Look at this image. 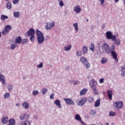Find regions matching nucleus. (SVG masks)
<instances>
[{"instance_id": "5701e85b", "label": "nucleus", "mask_w": 125, "mask_h": 125, "mask_svg": "<svg viewBox=\"0 0 125 125\" xmlns=\"http://www.w3.org/2000/svg\"><path fill=\"white\" fill-rule=\"evenodd\" d=\"M71 48H72V45H68L63 47V50H64L65 51H68L70 50V49H71Z\"/></svg>"}, {"instance_id": "6e6552de", "label": "nucleus", "mask_w": 125, "mask_h": 125, "mask_svg": "<svg viewBox=\"0 0 125 125\" xmlns=\"http://www.w3.org/2000/svg\"><path fill=\"white\" fill-rule=\"evenodd\" d=\"M11 26L10 25H6L4 27V29L2 31V35L4 36L6 34H8L9 33V31L11 30Z\"/></svg>"}, {"instance_id": "052dcab7", "label": "nucleus", "mask_w": 125, "mask_h": 125, "mask_svg": "<svg viewBox=\"0 0 125 125\" xmlns=\"http://www.w3.org/2000/svg\"><path fill=\"white\" fill-rule=\"evenodd\" d=\"M16 106H19V104H17Z\"/></svg>"}, {"instance_id": "a878e982", "label": "nucleus", "mask_w": 125, "mask_h": 125, "mask_svg": "<svg viewBox=\"0 0 125 125\" xmlns=\"http://www.w3.org/2000/svg\"><path fill=\"white\" fill-rule=\"evenodd\" d=\"M14 17L15 18H19L20 17V12L19 11L14 13Z\"/></svg>"}, {"instance_id": "6ab92c4d", "label": "nucleus", "mask_w": 125, "mask_h": 125, "mask_svg": "<svg viewBox=\"0 0 125 125\" xmlns=\"http://www.w3.org/2000/svg\"><path fill=\"white\" fill-rule=\"evenodd\" d=\"M2 123L4 124H6L8 123V117L6 116L2 119Z\"/></svg>"}, {"instance_id": "a211bd4d", "label": "nucleus", "mask_w": 125, "mask_h": 125, "mask_svg": "<svg viewBox=\"0 0 125 125\" xmlns=\"http://www.w3.org/2000/svg\"><path fill=\"white\" fill-rule=\"evenodd\" d=\"M20 125H31V122L28 120H25L21 122Z\"/></svg>"}, {"instance_id": "603ef678", "label": "nucleus", "mask_w": 125, "mask_h": 125, "mask_svg": "<svg viewBox=\"0 0 125 125\" xmlns=\"http://www.w3.org/2000/svg\"><path fill=\"white\" fill-rule=\"evenodd\" d=\"M99 83H104V78L100 79Z\"/></svg>"}, {"instance_id": "c03bdc74", "label": "nucleus", "mask_w": 125, "mask_h": 125, "mask_svg": "<svg viewBox=\"0 0 125 125\" xmlns=\"http://www.w3.org/2000/svg\"><path fill=\"white\" fill-rule=\"evenodd\" d=\"M8 88V90L10 91V90H12V89L13 88L12 87V85H9L7 87Z\"/></svg>"}, {"instance_id": "c756f323", "label": "nucleus", "mask_w": 125, "mask_h": 125, "mask_svg": "<svg viewBox=\"0 0 125 125\" xmlns=\"http://www.w3.org/2000/svg\"><path fill=\"white\" fill-rule=\"evenodd\" d=\"M73 27H74L76 33H78V31H79V25H78V23H74Z\"/></svg>"}, {"instance_id": "dca6fc26", "label": "nucleus", "mask_w": 125, "mask_h": 125, "mask_svg": "<svg viewBox=\"0 0 125 125\" xmlns=\"http://www.w3.org/2000/svg\"><path fill=\"white\" fill-rule=\"evenodd\" d=\"M22 42V38L21 36H19L17 37L15 40V43H19L20 44L21 42Z\"/></svg>"}, {"instance_id": "aec40b11", "label": "nucleus", "mask_w": 125, "mask_h": 125, "mask_svg": "<svg viewBox=\"0 0 125 125\" xmlns=\"http://www.w3.org/2000/svg\"><path fill=\"white\" fill-rule=\"evenodd\" d=\"M121 75L123 77H125V65L121 67Z\"/></svg>"}, {"instance_id": "a18cd8bd", "label": "nucleus", "mask_w": 125, "mask_h": 125, "mask_svg": "<svg viewBox=\"0 0 125 125\" xmlns=\"http://www.w3.org/2000/svg\"><path fill=\"white\" fill-rule=\"evenodd\" d=\"M77 56H82V51H77Z\"/></svg>"}, {"instance_id": "393cba45", "label": "nucleus", "mask_w": 125, "mask_h": 125, "mask_svg": "<svg viewBox=\"0 0 125 125\" xmlns=\"http://www.w3.org/2000/svg\"><path fill=\"white\" fill-rule=\"evenodd\" d=\"M23 107H24V109H29L30 106L29 105V104L27 102H25L22 104Z\"/></svg>"}, {"instance_id": "f03ea898", "label": "nucleus", "mask_w": 125, "mask_h": 125, "mask_svg": "<svg viewBox=\"0 0 125 125\" xmlns=\"http://www.w3.org/2000/svg\"><path fill=\"white\" fill-rule=\"evenodd\" d=\"M102 48L104 52L106 54H110L111 53V51L112 50V48L110 47V45L106 42L102 44Z\"/></svg>"}, {"instance_id": "f704fd0d", "label": "nucleus", "mask_w": 125, "mask_h": 125, "mask_svg": "<svg viewBox=\"0 0 125 125\" xmlns=\"http://www.w3.org/2000/svg\"><path fill=\"white\" fill-rule=\"evenodd\" d=\"M8 17L7 16H5L4 15H2L1 16V20H5V19H8Z\"/></svg>"}, {"instance_id": "79ce46f5", "label": "nucleus", "mask_w": 125, "mask_h": 125, "mask_svg": "<svg viewBox=\"0 0 125 125\" xmlns=\"http://www.w3.org/2000/svg\"><path fill=\"white\" fill-rule=\"evenodd\" d=\"M42 91L43 94H45V93L47 92V89L44 88L43 89H42Z\"/></svg>"}, {"instance_id": "4468645a", "label": "nucleus", "mask_w": 125, "mask_h": 125, "mask_svg": "<svg viewBox=\"0 0 125 125\" xmlns=\"http://www.w3.org/2000/svg\"><path fill=\"white\" fill-rule=\"evenodd\" d=\"M107 95L109 99L112 100V97H113V91L111 90H107Z\"/></svg>"}, {"instance_id": "a19ab883", "label": "nucleus", "mask_w": 125, "mask_h": 125, "mask_svg": "<svg viewBox=\"0 0 125 125\" xmlns=\"http://www.w3.org/2000/svg\"><path fill=\"white\" fill-rule=\"evenodd\" d=\"M93 100H94V99H93V97H88V102H93Z\"/></svg>"}, {"instance_id": "6e6d98bb", "label": "nucleus", "mask_w": 125, "mask_h": 125, "mask_svg": "<svg viewBox=\"0 0 125 125\" xmlns=\"http://www.w3.org/2000/svg\"><path fill=\"white\" fill-rule=\"evenodd\" d=\"M100 1L102 4H103L105 2V0H100Z\"/></svg>"}, {"instance_id": "72a5a7b5", "label": "nucleus", "mask_w": 125, "mask_h": 125, "mask_svg": "<svg viewBox=\"0 0 125 125\" xmlns=\"http://www.w3.org/2000/svg\"><path fill=\"white\" fill-rule=\"evenodd\" d=\"M95 47V45H94V43H91L89 47V49H90L91 51H94Z\"/></svg>"}, {"instance_id": "680f3d73", "label": "nucleus", "mask_w": 125, "mask_h": 125, "mask_svg": "<svg viewBox=\"0 0 125 125\" xmlns=\"http://www.w3.org/2000/svg\"><path fill=\"white\" fill-rule=\"evenodd\" d=\"M105 125H109V124L108 123H106Z\"/></svg>"}, {"instance_id": "ddd939ff", "label": "nucleus", "mask_w": 125, "mask_h": 125, "mask_svg": "<svg viewBox=\"0 0 125 125\" xmlns=\"http://www.w3.org/2000/svg\"><path fill=\"white\" fill-rule=\"evenodd\" d=\"M73 10L76 13H80L82 11V9L79 6H76L73 8Z\"/></svg>"}, {"instance_id": "f257e3e1", "label": "nucleus", "mask_w": 125, "mask_h": 125, "mask_svg": "<svg viewBox=\"0 0 125 125\" xmlns=\"http://www.w3.org/2000/svg\"><path fill=\"white\" fill-rule=\"evenodd\" d=\"M36 36L38 43L39 44L43 43V42H44V36H43V34L39 29L36 30Z\"/></svg>"}, {"instance_id": "e433bc0d", "label": "nucleus", "mask_w": 125, "mask_h": 125, "mask_svg": "<svg viewBox=\"0 0 125 125\" xmlns=\"http://www.w3.org/2000/svg\"><path fill=\"white\" fill-rule=\"evenodd\" d=\"M28 42V40L27 39H23L21 40L22 44H26Z\"/></svg>"}, {"instance_id": "473e14b6", "label": "nucleus", "mask_w": 125, "mask_h": 125, "mask_svg": "<svg viewBox=\"0 0 125 125\" xmlns=\"http://www.w3.org/2000/svg\"><path fill=\"white\" fill-rule=\"evenodd\" d=\"M54 103L58 106L59 107L61 108V104H60V101L59 100H57L55 101Z\"/></svg>"}, {"instance_id": "cd10ccee", "label": "nucleus", "mask_w": 125, "mask_h": 125, "mask_svg": "<svg viewBox=\"0 0 125 125\" xmlns=\"http://www.w3.org/2000/svg\"><path fill=\"white\" fill-rule=\"evenodd\" d=\"M75 119L78 122H80L82 120V117L79 114H76L75 116Z\"/></svg>"}, {"instance_id": "2eb2a0df", "label": "nucleus", "mask_w": 125, "mask_h": 125, "mask_svg": "<svg viewBox=\"0 0 125 125\" xmlns=\"http://www.w3.org/2000/svg\"><path fill=\"white\" fill-rule=\"evenodd\" d=\"M96 85H97V82L94 81L90 83V86L91 88H96Z\"/></svg>"}, {"instance_id": "39448f33", "label": "nucleus", "mask_w": 125, "mask_h": 125, "mask_svg": "<svg viewBox=\"0 0 125 125\" xmlns=\"http://www.w3.org/2000/svg\"><path fill=\"white\" fill-rule=\"evenodd\" d=\"M80 61L86 66L87 69H89L90 65L87 60L84 57H81L80 58Z\"/></svg>"}, {"instance_id": "f3484780", "label": "nucleus", "mask_w": 125, "mask_h": 125, "mask_svg": "<svg viewBox=\"0 0 125 125\" xmlns=\"http://www.w3.org/2000/svg\"><path fill=\"white\" fill-rule=\"evenodd\" d=\"M0 82L3 83V84H5V79H4V76L2 75H0Z\"/></svg>"}, {"instance_id": "20e7f679", "label": "nucleus", "mask_w": 125, "mask_h": 125, "mask_svg": "<svg viewBox=\"0 0 125 125\" xmlns=\"http://www.w3.org/2000/svg\"><path fill=\"white\" fill-rule=\"evenodd\" d=\"M86 101H87V98L86 97H83L81 98L80 100H78L76 102V103L78 106H83L85 103H86Z\"/></svg>"}, {"instance_id": "e2e57ef3", "label": "nucleus", "mask_w": 125, "mask_h": 125, "mask_svg": "<svg viewBox=\"0 0 125 125\" xmlns=\"http://www.w3.org/2000/svg\"><path fill=\"white\" fill-rule=\"evenodd\" d=\"M34 118H35V119H37V116H34Z\"/></svg>"}, {"instance_id": "ea45409f", "label": "nucleus", "mask_w": 125, "mask_h": 125, "mask_svg": "<svg viewBox=\"0 0 125 125\" xmlns=\"http://www.w3.org/2000/svg\"><path fill=\"white\" fill-rule=\"evenodd\" d=\"M11 3L8 2L6 4V7L8 8V9H11Z\"/></svg>"}, {"instance_id": "0eeeda50", "label": "nucleus", "mask_w": 125, "mask_h": 125, "mask_svg": "<svg viewBox=\"0 0 125 125\" xmlns=\"http://www.w3.org/2000/svg\"><path fill=\"white\" fill-rule=\"evenodd\" d=\"M113 106L115 109H121L124 106V103L122 101H115L113 103Z\"/></svg>"}, {"instance_id": "4d7b16f0", "label": "nucleus", "mask_w": 125, "mask_h": 125, "mask_svg": "<svg viewBox=\"0 0 125 125\" xmlns=\"http://www.w3.org/2000/svg\"><path fill=\"white\" fill-rule=\"evenodd\" d=\"M66 70H70V67H69V66H66Z\"/></svg>"}, {"instance_id": "bf43d9fd", "label": "nucleus", "mask_w": 125, "mask_h": 125, "mask_svg": "<svg viewBox=\"0 0 125 125\" xmlns=\"http://www.w3.org/2000/svg\"><path fill=\"white\" fill-rule=\"evenodd\" d=\"M124 4L125 5V0H123Z\"/></svg>"}, {"instance_id": "09e8293b", "label": "nucleus", "mask_w": 125, "mask_h": 125, "mask_svg": "<svg viewBox=\"0 0 125 125\" xmlns=\"http://www.w3.org/2000/svg\"><path fill=\"white\" fill-rule=\"evenodd\" d=\"M96 114V111L95 110H92L91 112V115H92V116H94Z\"/></svg>"}, {"instance_id": "37998d69", "label": "nucleus", "mask_w": 125, "mask_h": 125, "mask_svg": "<svg viewBox=\"0 0 125 125\" xmlns=\"http://www.w3.org/2000/svg\"><path fill=\"white\" fill-rule=\"evenodd\" d=\"M16 46H18V47L19 46L14 44H12L11 46V49H14V48H16Z\"/></svg>"}, {"instance_id": "c85d7f7f", "label": "nucleus", "mask_w": 125, "mask_h": 125, "mask_svg": "<svg viewBox=\"0 0 125 125\" xmlns=\"http://www.w3.org/2000/svg\"><path fill=\"white\" fill-rule=\"evenodd\" d=\"M93 90V94H94V95H98V94L99 93V92H98V90H97V89L96 88H94L92 89Z\"/></svg>"}, {"instance_id": "1a4fd4ad", "label": "nucleus", "mask_w": 125, "mask_h": 125, "mask_svg": "<svg viewBox=\"0 0 125 125\" xmlns=\"http://www.w3.org/2000/svg\"><path fill=\"white\" fill-rule=\"evenodd\" d=\"M46 26H45V28L46 30H49V29H51L52 27H54L55 26V23L52 22H46Z\"/></svg>"}, {"instance_id": "b1692460", "label": "nucleus", "mask_w": 125, "mask_h": 125, "mask_svg": "<svg viewBox=\"0 0 125 125\" xmlns=\"http://www.w3.org/2000/svg\"><path fill=\"white\" fill-rule=\"evenodd\" d=\"M83 52V54H85L86 53H87V50L88 48L86 46H83L82 48Z\"/></svg>"}, {"instance_id": "49530a36", "label": "nucleus", "mask_w": 125, "mask_h": 125, "mask_svg": "<svg viewBox=\"0 0 125 125\" xmlns=\"http://www.w3.org/2000/svg\"><path fill=\"white\" fill-rule=\"evenodd\" d=\"M37 94H39V91H38V90H34L33 91V95L35 96L37 95Z\"/></svg>"}, {"instance_id": "5fc2aeb1", "label": "nucleus", "mask_w": 125, "mask_h": 125, "mask_svg": "<svg viewBox=\"0 0 125 125\" xmlns=\"http://www.w3.org/2000/svg\"><path fill=\"white\" fill-rule=\"evenodd\" d=\"M50 99H53V98H54V94H51L50 96Z\"/></svg>"}, {"instance_id": "864d4df0", "label": "nucleus", "mask_w": 125, "mask_h": 125, "mask_svg": "<svg viewBox=\"0 0 125 125\" xmlns=\"http://www.w3.org/2000/svg\"><path fill=\"white\" fill-rule=\"evenodd\" d=\"M79 122L83 125H86V124L85 123H84L83 121H82V120L80 121H79Z\"/></svg>"}, {"instance_id": "69168bd1", "label": "nucleus", "mask_w": 125, "mask_h": 125, "mask_svg": "<svg viewBox=\"0 0 125 125\" xmlns=\"http://www.w3.org/2000/svg\"><path fill=\"white\" fill-rule=\"evenodd\" d=\"M58 0V1H61V0Z\"/></svg>"}, {"instance_id": "58836bf2", "label": "nucleus", "mask_w": 125, "mask_h": 125, "mask_svg": "<svg viewBox=\"0 0 125 125\" xmlns=\"http://www.w3.org/2000/svg\"><path fill=\"white\" fill-rule=\"evenodd\" d=\"M109 116L110 117H114V116H116V112H113V111H110L109 112Z\"/></svg>"}, {"instance_id": "13d9d810", "label": "nucleus", "mask_w": 125, "mask_h": 125, "mask_svg": "<svg viewBox=\"0 0 125 125\" xmlns=\"http://www.w3.org/2000/svg\"><path fill=\"white\" fill-rule=\"evenodd\" d=\"M120 0H115V2H118Z\"/></svg>"}, {"instance_id": "7ed1b4c3", "label": "nucleus", "mask_w": 125, "mask_h": 125, "mask_svg": "<svg viewBox=\"0 0 125 125\" xmlns=\"http://www.w3.org/2000/svg\"><path fill=\"white\" fill-rule=\"evenodd\" d=\"M116 50V47H115L114 44H112L111 46V50L110 51L111 54L113 58L115 60L116 62H119V59H118V54L115 51Z\"/></svg>"}, {"instance_id": "9b49d317", "label": "nucleus", "mask_w": 125, "mask_h": 125, "mask_svg": "<svg viewBox=\"0 0 125 125\" xmlns=\"http://www.w3.org/2000/svg\"><path fill=\"white\" fill-rule=\"evenodd\" d=\"M29 118H30V116H29V114H28L27 113L21 114L20 116V120H21V121H23L24 120H25L26 121H28Z\"/></svg>"}, {"instance_id": "412c9836", "label": "nucleus", "mask_w": 125, "mask_h": 125, "mask_svg": "<svg viewBox=\"0 0 125 125\" xmlns=\"http://www.w3.org/2000/svg\"><path fill=\"white\" fill-rule=\"evenodd\" d=\"M100 99L97 100L94 104L95 107H99V106H100Z\"/></svg>"}, {"instance_id": "de8ad7c7", "label": "nucleus", "mask_w": 125, "mask_h": 125, "mask_svg": "<svg viewBox=\"0 0 125 125\" xmlns=\"http://www.w3.org/2000/svg\"><path fill=\"white\" fill-rule=\"evenodd\" d=\"M43 66L42 62H41L37 65V68H42Z\"/></svg>"}, {"instance_id": "9d476101", "label": "nucleus", "mask_w": 125, "mask_h": 125, "mask_svg": "<svg viewBox=\"0 0 125 125\" xmlns=\"http://www.w3.org/2000/svg\"><path fill=\"white\" fill-rule=\"evenodd\" d=\"M63 100L68 105H75V103L71 99L63 98Z\"/></svg>"}, {"instance_id": "7c9ffc66", "label": "nucleus", "mask_w": 125, "mask_h": 125, "mask_svg": "<svg viewBox=\"0 0 125 125\" xmlns=\"http://www.w3.org/2000/svg\"><path fill=\"white\" fill-rule=\"evenodd\" d=\"M113 42H115L116 45H120V44H121V41L119 39L115 38Z\"/></svg>"}, {"instance_id": "0e129e2a", "label": "nucleus", "mask_w": 125, "mask_h": 125, "mask_svg": "<svg viewBox=\"0 0 125 125\" xmlns=\"http://www.w3.org/2000/svg\"><path fill=\"white\" fill-rule=\"evenodd\" d=\"M86 21H87V22H88V19H87V20H86Z\"/></svg>"}, {"instance_id": "2f4dec72", "label": "nucleus", "mask_w": 125, "mask_h": 125, "mask_svg": "<svg viewBox=\"0 0 125 125\" xmlns=\"http://www.w3.org/2000/svg\"><path fill=\"white\" fill-rule=\"evenodd\" d=\"M107 61H108V60H107V59H106V58H105V57H103L101 59V63L102 64H106V63H107Z\"/></svg>"}, {"instance_id": "3c124183", "label": "nucleus", "mask_w": 125, "mask_h": 125, "mask_svg": "<svg viewBox=\"0 0 125 125\" xmlns=\"http://www.w3.org/2000/svg\"><path fill=\"white\" fill-rule=\"evenodd\" d=\"M60 6H64V2H63V1L61 0V1L59 3Z\"/></svg>"}, {"instance_id": "423d86ee", "label": "nucleus", "mask_w": 125, "mask_h": 125, "mask_svg": "<svg viewBox=\"0 0 125 125\" xmlns=\"http://www.w3.org/2000/svg\"><path fill=\"white\" fill-rule=\"evenodd\" d=\"M105 36L107 40H111L112 42H114L116 38V35H113V33L111 31L106 32Z\"/></svg>"}, {"instance_id": "bb28decb", "label": "nucleus", "mask_w": 125, "mask_h": 125, "mask_svg": "<svg viewBox=\"0 0 125 125\" xmlns=\"http://www.w3.org/2000/svg\"><path fill=\"white\" fill-rule=\"evenodd\" d=\"M10 97V94L9 93H5L3 95L4 99H7Z\"/></svg>"}, {"instance_id": "4c0bfd02", "label": "nucleus", "mask_w": 125, "mask_h": 125, "mask_svg": "<svg viewBox=\"0 0 125 125\" xmlns=\"http://www.w3.org/2000/svg\"><path fill=\"white\" fill-rule=\"evenodd\" d=\"M70 83H72L73 84H78V83H80L78 81L73 80L70 81Z\"/></svg>"}, {"instance_id": "8fccbe9b", "label": "nucleus", "mask_w": 125, "mask_h": 125, "mask_svg": "<svg viewBox=\"0 0 125 125\" xmlns=\"http://www.w3.org/2000/svg\"><path fill=\"white\" fill-rule=\"evenodd\" d=\"M19 2V0H13V3L14 4H16L17 3H18Z\"/></svg>"}, {"instance_id": "c9c22d12", "label": "nucleus", "mask_w": 125, "mask_h": 125, "mask_svg": "<svg viewBox=\"0 0 125 125\" xmlns=\"http://www.w3.org/2000/svg\"><path fill=\"white\" fill-rule=\"evenodd\" d=\"M35 35L30 36V37L29 38L30 42H35Z\"/></svg>"}, {"instance_id": "f8f14e48", "label": "nucleus", "mask_w": 125, "mask_h": 125, "mask_svg": "<svg viewBox=\"0 0 125 125\" xmlns=\"http://www.w3.org/2000/svg\"><path fill=\"white\" fill-rule=\"evenodd\" d=\"M27 35L29 36H34L35 35V29L33 28H30L27 31Z\"/></svg>"}, {"instance_id": "4be33fe9", "label": "nucleus", "mask_w": 125, "mask_h": 125, "mask_svg": "<svg viewBox=\"0 0 125 125\" xmlns=\"http://www.w3.org/2000/svg\"><path fill=\"white\" fill-rule=\"evenodd\" d=\"M86 92H87V89H83L80 91V95H85Z\"/></svg>"}]
</instances>
